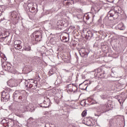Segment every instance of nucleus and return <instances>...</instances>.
I'll use <instances>...</instances> for the list:
<instances>
[{"label":"nucleus","mask_w":127,"mask_h":127,"mask_svg":"<svg viewBox=\"0 0 127 127\" xmlns=\"http://www.w3.org/2000/svg\"><path fill=\"white\" fill-rule=\"evenodd\" d=\"M94 36V33L91 32V31H88L87 32L86 35L85 36V39L87 40H91L92 37Z\"/></svg>","instance_id":"8"},{"label":"nucleus","mask_w":127,"mask_h":127,"mask_svg":"<svg viewBox=\"0 0 127 127\" xmlns=\"http://www.w3.org/2000/svg\"><path fill=\"white\" fill-rule=\"evenodd\" d=\"M119 102L120 104H122V102H121V101H120V100H119Z\"/></svg>","instance_id":"31"},{"label":"nucleus","mask_w":127,"mask_h":127,"mask_svg":"<svg viewBox=\"0 0 127 127\" xmlns=\"http://www.w3.org/2000/svg\"><path fill=\"white\" fill-rule=\"evenodd\" d=\"M31 37L32 38L33 40H35V41H40V38H41L40 32L38 31L34 32L32 35H31Z\"/></svg>","instance_id":"5"},{"label":"nucleus","mask_w":127,"mask_h":127,"mask_svg":"<svg viewBox=\"0 0 127 127\" xmlns=\"http://www.w3.org/2000/svg\"><path fill=\"white\" fill-rule=\"evenodd\" d=\"M1 97L4 101H8V100H9L10 95L8 93L3 92L1 93Z\"/></svg>","instance_id":"10"},{"label":"nucleus","mask_w":127,"mask_h":127,"mask_svg":"<svg viewBox=\"0 0 127 127\" xmlns=\"http://www.w3.org/2000/svg\"><path fill=\"white\" fill-rule=\"evenodd\" d=\"M25 51H31V47L30 46H26L23 48Z\"/></svg>","instance_id":"15"},{"label":"nucleus","mask_w":127,"mask_h":127,"mask_svg":"<svg viewBox=\"0 0 127 127\" xmlns=\"http://www.w3.org/2000/svg\"><path fill=\"white\" fill-rule=\"evenodd\" d=\"M82 117H86V115H87V112L83 111L82 112V113L81 114Z\"/></svg>","instance_id":"20"},{"label":"nucleus","mask_w":127,"mask_h":127,"mask_svg":"<svg viewBox=\"0 0 127 127\" xmlns=\"http://www.w3.org/2000/svg\"><path fill=\"white\" fill-rule=\"evenodd\" d=\"M108 2H114V0H107Z\"/></svg>","instance_id":"23"},{"label":"nucleus","mask_w":127,"mask_h":127,"mask_svg":"<svg viewBox=\"0 0 127 127\" xmlns=\"http://www.w3.org/2000/svg\"><path fill=\"white\" fill-rule=\"evenodd\" d=\"M21 44V41L20 40H16L14 42V47L15 49H20L21 47L20 45Z\"/></svg>","instance_id":"9"},{"label":"nucleus","mask_w":127,"mask_h":127,"mask_svg":"<svg viewBox=\"0 0 127 127\" xmlns=\"http://www.w3.org/2000/svg\"><path fill=\"white\" fill-rule=\"evenodd\" d=\"M63 42H68L69 39H68L66 37L64 36L63 37Z\"/></svg>","instance_id":"18"},{"label":"nucleus","mask_w":127,"mask_h":127,"mask_svg":"<svg viewBox=\"0 0 127 127\" xmlns=\"http://www.w3.org/2000/svg\"><path fill=\"white\" fill-rule=\"evenodd\" d=\"M2 7L0 6V16L1 15V13H2Z\"/></svg>","instance_id":"22"},{"label":"nucleus","mask_w":127,"mask_h":127,"mask_svg":"<svg viewBox=\"0 0 127 127\" xmlns=\"http://www.w3.org/2000/svg\"><path fill=\"white\" fill-rule=\"evenodd\" d=\"M66 4V5H70V4H74V1L73 0H67Z\"/></svg>","instance_id":"16"},{"label":"nucleus","mask_w":127,"mask_h":127,"mask_svg":"<svg viewBox=\"0 0 127 127\" xmlns=\"http://www.w3.org/2000/svg\"><path fill=\"white\" fill-rule=\"evenodd\" d=\"M117 27L120 30H125V29H126V27H125V25L123 23H119Z\"/></svg>","instance_id":"14"},{"label":"nucleus","mask_w":127,"mask_h":127,"mask_svg":"<svg viewBox=\"0 0 127 127\" xmlns=\"http://www.w3.org/2000/svg\"><path fill=\"white\" fill-rule=\"evenodd\" d=\"M26 86L27 88H30V89L32 90H35L37 88V84L33 79L29 80V81H28Z\"/></svg>","instance_id":"4"},{"label":"nucleus","mask_w":127,"mask_h":127,"mask_svg":"<svg viewBox=\"0 0 127 127\" xmlns=\"http://www.w3.org/2000/svg\"><path fill=\"white\" fill-rule=\"evenodd\" d=\"M10 17L11 20H14L16 18V17H17V12L15 11L11 12L10 14Z\"/></svg>","instance_id":"11"},{"label":"nucleus","mask_w":127,"mask_h":127,"mask_svg":"<svg viewBox=\"0 0 127 127\" xmlns=\"http://www.w3.org/2000/svg\"><path fill=\"white\" fill-rule=\"evenodd\" d=\"M87 88H88V85L86 87L85 89L81 88V90H87Z\"/></svg>","instance_id":"26"},{"label":"nucleus","mask_w":127,"mask_h":127,"mask_svg":"<svg viewBox=\"0 0 127 127\" xmlns=\"http://www.w3.org/2000/svg\"><path fill=\"white\" fill-rule=\"evenodd\" d=\"M101 99H106V98H107V96H106V95H101Z\"/></svg>","instance_id":"21"},{"label":"nucleus","mask_w":127,"mask_h":127,"mask_svg":"<svg viewBox=\"0 0 127 127\" xmlns=\"http://www.w3.org/2000/svg\"><path fill=\"white\" fill-rule=\"evenodd\" d=\"M86 19H90V17H86Z\"/></svg>","instance_id":"27"},{"label":"nucleus","mask_w":127,"mask_h":127,"mask_svg":"<svg viewBox=\"0 0 127 127\" xmlns=\"http://www.w3.org/2000/svg\"><path fill=\"white\" fill-rule=\"evenodd\" d=\"M68 57H66V58H65L64 57L63 59H67Z\"/></svg>","instance_id":"28"},{"label":"nucleus","mask_w":127,"mask_h":127,"mask_svg":"<svg viewBox=\"0 0 127 127\" xmlns=\"http://www.w3.org/2000/svg\"><path fill=\"white\" fill-rule=\"evenodd\" d=\"M83 121H84V125H86L88 127H90V126H92V122L91 121V120H90V119L87 118H84Z\"/></svg>","instance_id":"12"},{"label":"nucleus","mask_w":127,"mask_h":127,"mask_svg":"<svg viewBox=\"0 0 127 127\" xmlns=\"http://www.w3.org/2000/svg\"><path fill=\"white\" fill-rule=\"evenodd\" d=\"M50 105V99L47 97H45L43 103L41 104L40 107L42 108H48Z\"/></svg>","instance_id":"7"},{"label":"nucleus","mask_w":127,"mask_h":127,"mask_svg":"<svg viewBox=\"0 0 127 127\" xmlns=\"http://www.w3.org/2000/svg\"><path fill=\"white\" fill-rule=\"evenodd\" d=\"M30 120H32V119L31 118L28 120V121H30Z\"/></svg>","instance_id":"30"},{"label":"nucleus","mask_w":127,"mask_h":127,"mask_svg":"<svg viewBox=\"0 0 127 127\" xmlns=\"http://www.w3.org/2000/svg\"><path fill=\"white\" fill-rule=\"evenodd\" d=\"M49 74V75H53V72H52V71H50Z\"/></svg>","instance_id":"24"},{"label":"nucleus","mask_w":127,"mask_h":127,"mask_svg":"<svg viewBox=\"0 0 127 127\" xmlns=\"http://www.w3.org/2000/svg\"><path fill=\"white\" fill-rule=\"evenodd\" d=\"M32 6H33V3H29L27 4V7H28V9H29V8H31V7H32Z\"/></svg>","instance_id":"19"},{"label":"nucleus","mask_w":127,"mask_h":127,"mask_svg":"<svg viewBox=\"0 0 127 127\" xmlns=\"http://www.w3.org/2000/svg\"><path fill=\"white\" fill-rule=\"evenodd\" d=\"M65 22L63 21L62 20H59L58 21L57 25L59 28H61V27L64 26V23Z\"/></svg>","instance_id":"13"},{"label":"nucleus","mask_w":127,"mask_h":127,"mask_svg":"<svg viewBox=\"0 0 127 127\" xmlns=\"http://www.w3.org/2000/svg\"><path fill=\"white\" fill-rule=\"evenodd\" d=\"M81 103H83L84 104V106L86 105V101L83 100L82 101H81Z\"/></svg>","instance_id":"25"},{"label":"nucleus","mask_w":127,"mask_h":127,"mask_svg":"<svg viewBox=\"0 0 127 127\" xmlns=\"http://www.w3.org/2000/svg\"><path fill=\"white\" fill-rule=\"evenodd\" d=\"M95 116H97V117L99 116V115H97V114H95Z\"/></svg>","instance_id":"32"},{"label":"nucleus","mask_w":127,"mask_h":127,"mask_svg":"<svg viewBox=\"0 0 127 127\" xmlns=\"http://www.w3.org/2000/svg\"><path fill=\"white\" fill-rule=\"evenodd\" d=\"M87 85H86V84H84V86H86Z\"/></svg>","instance_id":"33"},{"label":"nucleus","mask_w":127,"mask_h":127,"mask_svg":"<svg viewBox=\"0 0 127 127\" xmlns=\"http://www.w3.org/2000/svg\"><path fill=\"white\" fill-rule=\"evenodd\" d=\"M89 53V50L85 48H81L80 50H79V53L80 56H81V57H83L84 58H87V57H88Z\"/></svg>","instance_id":"6"},{"label":"nucleus","mask_w":127,"mask_h":127,"mask_svg":"<svg viewBox=\"0 0 127 127\" xmlns=\"http://www.w3.org/2000/svg\"><path fill=\"white\" fill-rule=\"evenodd\" d=\"M119 13H121V11L119 10L116 12L114 10H110L108 14V17L109 20H113V19H118L119 18Z\"/></svg>","instance_id":"3"},{"label":"nucleus","mask_w":127,"mask_h":127,"mask_svg":"<svg viewBox=\"0 0 127 127\" xmlns=\"http://www.w3.org/2000/svg\"><path fill=\"white\" fill-rule=\"evenodd\" d=\"M35 10V8L34 7H32L29 9V11L30 12H31L32 13H33Z\"/></svg>","instance_id":"17"},{"label":"nucleus","mask_w":127,"mask_h":127,"mask_svg":"<svg viewBox=\"0 0 127 127\" xmlns=\"http://www.w3.org/2000/svg\"><path fill=\"white\" fill-rule=\"evenodd\" d=\"M34 110V107L32 104H24L20 106L19 112L21 113H25V112H31L32 113Z\"/></svg>","instance_id":"2"},{"label":"nucleus","mask_w":127,"mask_h":127,"mask_svg":"<svg viewBox=\"0 0 127 127\" xmlns=\"http://www.w3.org/2000/svg\"><path fill=\"white\" fill-rule=\"evenodd\" d=\"M24 93V91L22 90H16L13 94L14 101L17 102V103H21V102L25 100Z\"/></svg>","instance_id":"1"},{"label":"nucleus","mask_w":127,"mask_h":127,"mask_svg":"<svg viewBox=\"0 0 127 127\" xmlns=\"http://www.w3.org/2000/svg\"><path fill=\"white\" fill-rule=\"evenodd\" d=\"M69 79H70V80H71L72 79V76H69Z\"/></svg>","instance_id":"29"}]
</instances>
